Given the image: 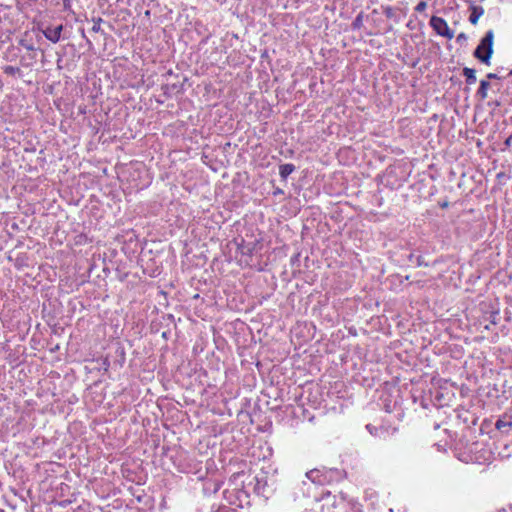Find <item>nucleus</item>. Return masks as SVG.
<instances>
[{
	"instance_id": "obj_23",
	"label": "nucleus",
	"mask_w": 512,
	"mask_h": 512,
	"mask_svg": "<svg viewBox=\"0 0 512 512\" xmlns=\"http://www.w3.org/2000/svg\"><path fill=\"white\" fill-rule=\"evenodd\" d=\"M98 28L96 26L93 27V31H97Z\"/></svg>"
},
{
	"instance_id": "obj_16",
	"label": "nucleus",
	"mask_w": 512,
	"mask_h": 512,
	"mask_svg": "<svg viewBox=\"0 0 512 512\" xmlns=\"http://www.w3.org/2000/svg\"><path fill=\"white\" fill-rule=\"evenodd\" d=\"M21 45H22L25 49H27V50H29V51L34 50V46H33L32 44L26 43V42H25V41H23V40L21 41Z\"/></svg>"
},
{
	"instance_id": "obj_1",
	"label": "nucleus",
	"mask_w": 512,
	"mask_h": 512,
	"mask_svg": "<svg viewBox=\"0 0 512 512\" xmlns=\"http://www.w3.org/2000/svg\"><path fill=\"white\" fill-rule=\"evenodd\" d=\"M249 473H235L229 479L227 488L223 492V502L218 512L236 511L250 505V489L247 485Z\"/></svg>"
},
{
	"instance_id": "obj_25",
	"label": "nucleus",
	"mask_w": 512,
	"mask_h": 512,
	"mask_svg": "<svg viewBox=\"0 0 512 512\" xmlns=\"http://www.w3.org/2000/svg\"><path fill=\"white\" fill-rule=\"evenodd\" d=\"M0 512H4L2 509H0Z\"/></svg>"
},
{
	"instance_id": "obj_5",
	"label": "nucleus",
	"mask_w": 512,
	"mask_h": 512,
	"mask_svg": "<svg viewBox=\"0 0 512 512\" xmlns=\"http://www.w3.org/2000/svg\"><path fill=\"white\" fill-rule=\"evenodd\" d=\"M62 30V25L48 26L43 30V34L52 43H57L61 38Z\"/></svg>"
},
{
	"instance_id": "obj_6",
	"label": "nucleus",
	"mask_w": 512,
	"mask_h": 512,
	"mask_svg": "<svg viewBox=\"0 0 512 512\" xmlns=\"http://www.w3.org/2000/svg\"><path fill=\"white\" fill-rule=\"evenodd\" d=\"M306 477L313 483L323 485L325 483V476L319 469H313L306 473Z\"/></svg>"
},
{
	"instance_id": "obj_18",
	"label": "nucleus",
	"mask_w": 512,
	"mask_h": 512,
	"mask_svg": "<svg viewBox=\"0 0 512 512\" xmlns=\"http://www.w3.org/2000/svg\"><path fill=\"white\" fill-rule=\"evenodd\" d=\"M487 77H488L489 79H495V78H497V75H496V74H494V73H489V74L487 75Z\"/></svg>"
},
{
	"instance_id": "obj_2",
	"label": "nucleus",
	"mask_w": 512,
	"mask_h": 512,
	"mask_svg": "<svg viewBox=\"0 0 512 512\" xmlns=\"http://www.w3.org/2000/svg\"><path fill=\"white\" fill-rule=\"evenodd\" d=\"M247 485L250 493L253 492L264 499L270 498L277 489V480L273 474L261 471L256 475L249 474Z\"/></svg>"
},
{
	"instance_id": "obj_7",
	"label": "nucleus",
	"mask_w": 512,
	"mask_h": 512,
	"mask_svg": "<svg viewBox=\"0 0 512 512\" xmlns=\"http://www.w3.org/2000/svg\"><path fill=\"white\" fill-rule=\"evenodd\" d=\"M484 14V9L481 6L473 5L471 6V14L469 16V21L471 24L476 25L478 23L479 18Z\"/></svg>"
},
{
	"instance_id": "obj_22",
	"label": "nucleus",
	"mask_w": 512,
	"mask_h": 512,
	"mask_svg": "<svg viewBox=\"0 0 512 512\" xmlns=\"http://www.w3.org/2000/svg\"><path fill=\"white\" fill-rule=\"evenodd\" d=\"M64 5H65V7H67V5H68V0H64Z\"/></svg>"
},
{
	"instance_id": "obj_26",
	"label": "nucleus",
	"mask_w": 512,
	"mask_h": 512,
	"mask_svg": "<svg viewBox=\"0 0 512 512\" xmlns=\"http://www.w3.org/2000/svg\"><path fill=\"white\" fill-rule=\"evenodd\" d=\"M510 74H512V71L510 72Z\"/></svg>"
},
{
	"instance_id": "obj_8",
	"label": "nucleus",
	"mask_w": 512,
	"mask_h": 512,
	"mask_svg": "<svg viewBox=\"0 0 512 512\" xmlns=\"http://www.w3.org/2000/svg\"><path fill=\"white\" fill-rule=\"evenodd\" d=\"M295 171V166L291 163L282 164L279 167V174L282 179H286L290 174Z\"/></svg>"
},
{
	"instance_id": "obj_11",
	"label": "nucleus",
	"mask_w": 512,
	"mask_h": 512,
	"mask_svg": "<svg viewBox=\"0 0 512 512\" xmlns=\"http://www.w3.org/2000/svg\"><path fill=\"white\" fill-rule=\"evenodd\" d=\"M489 87H490V84H489L488 81L481 80L480 87H479V89L477 91V94L480 96V98L482 100L487 98V91H488Z\"/></svg>"
},
{
	"instance_id": "obj_21",
	"label": "nucleus",
	"mask_w": 512,
	"mask_h": 512,
	"mask_svg": "<svg viewBox=\"0 0 512 512\" xmlns=\"http://www.w3.org/2000/svg\"><path fill=\"white\" fill-rule=\"evenodd\" d=\"M458 38L463 39V38H464V34H463V33H462V34H460V35L458 36Z\"/></svg>"
},
{
	"instance_id": "obj_13",
	"label": "nucleus",
	"mask_w": 512,
	"mask_h": 512,
	"mask_svg": "<svg viewBox=\"0 0 512 512\" xmlns=\"http://www.w3.org/2000/svg\"><path fill=\"white\" fill-rule=\"evenodd\" d=\"M366 429L369 431V433L371 435H374V436H378L379 435L380 429L375 427V426H373V425H371V424L366 425Z\"/></svg>"
},
{
	"instance_id": "obj_4",
	"label": "nucleus",
	"mask_w": 512,
	"mask_h": 512,
	"mask_svg": "<svg viewBox=\"0 0 512 512\" xmlns=\"http://www.w3.org/2000/svg\"><path fill=\"white\" fill-rule=\"evenodd\" d=\"M430 26L440 36L446 37L449 40L454 37V32L449 28L447 22L441 17L432 16L430 19Z\"/></svg>"
},
{
	"instance_id": "obj_24",
	"label": "nucleus",
	"mask_w": 512,
	"mask_h": 512,
	"mask_svg": "<svg viewBox=\"0 0 512 512\" xmlns=\"http://www.w3.org/2000/svg\"><path fill=\"white\" fill-rule=\"evenodd\" d=\"M510 139H512V134L510 135Z\"/></svg>"
},
{
	"instance_id": "obj_9",
	"label": "nucleus",
	"mask_w": 512,
	"mask_h": 512,
	"mask_svg": "<svg viewBox=\"0 0 512 512\" xmlns=\"http://www.w3.org/2000/svg\"><path fill=\"white\" fill-rule=\"evenodd\" d=\"M511 426V418H502L496 422V428L502 432H508Z\"/></svg>"
},
{
	"instance_id": "obj_14",
	"label": "nucleus",
	"mask_w": 512,
	"mask_h": 512,
	"mask_svg": "<svg viewBox=\"0 0 512 512\" xmlns=\"http://www.w3.org/2000/svg\"><path fill=\"white\" fill-rule=\"evenodd\" d=\"M362 24V17L361 15H358L355 19V21L353 22V27L354 28H359Z\"/></svg>"
},
{
	"instance_id": "obj_17",
	"label": "nucleus",
	"mask_w": 512,
	"mask_h": 512,
	"mask_svg": "<svg viewBox=\"0 0 512 512\" xmlns=\"http://www.w3.org/2000/svg\"><path fill=\"white\" fill-rule=\"evenodd\" d=\"M511 142H512V139H510V136L505 140L504 144L506 146H510L511 145Z\"/></svg>"
},
{
	"instance_id": "obj_10",
	"label": "nucleus",
	"mask_w": 512,
	"mask_h": 512,
	"mask_svg": "<svg viewBox=\"0 0 512 512\" xmlns=\"http://www.w3.org/2000/svg\"><path fill=\"white\" fill-rule=\"evenodd\" d=\"M463 75L466 77V83L472 85L476 82V71L472 68L465 67Z\"/></svg>"
},
{
	"instance_id": "obj_19",
	"label": "nucleus",
	"mask_w": 512,
	"mask_h": 512,
	"mask_svg": "<svg viewBox=\"0 0 512 512\" xmlns=\"http://www.w3.org/2000/svg\"><path fill=\"white\" fill-rule=\"evenodd\" d=\"M278 194H283V190L280 189V188H277L275 191H274V195H278Z\"/></svg>"
},
{
	"instance_id": "obj_15",
	"label": "nucleus",
	"mask_w": 512,
	"mask_h": 512,
	"mask_svg": "<svg viewBox=\"0 0 512 512\" xmlns=\"http://www.w3.org/2000/svg\"><path fill=\"white\" fill-rule=\"evenodd\" d=\"M18 70H19L18 68H15L13 66H7L5 68V73H7V74H14Z\"/></svg>"
},
{
	"instance_id": "obj_12",
	"label": "nucleus",
	"mask_w": 512,
	"mask_h": 512,
	"mask_svg": "<svg viewBox=\"0 0 512 512\" xmlns=\"http://www.w3.org/2000/svg\"><path fill=\"white\" fill-rule=\"evenodd\" d=\"M426 8H427V3H426V1H420V2L416 5V7H415V11H416V12H419V13H422V12H424V11L426 10Z\"/></svg>"
},
{
	"instance_id": "obj_20",
	"label": "nucleus",
	"mask_w": 512,
	"mask_h": 512,
	"mask_svg": "<svg viewBox=\"0 0 512 512\" xmlns=\"http://www.w3.org/2000/svg\"><path fill=\"white\" fill-rule=\"evenodd\" d=\"M509 511L512 512V505L510 506ZM500 512H508V511L503 510V511H500Z\"/></svg>"
},
{
	"instance_id": "obj_3",
	"label": "nucleus",
	"mask_w": 512,
	"mask_h": 512,
	"mask_svg": "<svg viewBox=\"0 0 512 512\" xmlns=\"http://www.w3.org/2000/svg\"><path fill=\"white\" fill-rule=\"evenodd\" d=\"M493 40L494 32L493 30H488L474 51V56L487 65L490 64V58L493 53Z\"/></svg>"
}]
</instances>
